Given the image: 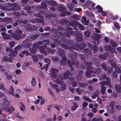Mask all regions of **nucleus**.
<instances>
[{
    "instance_id": "nucleus-1",
    "label": "nucleus",
    "mask_w": 121,
    "mask_h": 121,
    "mask_svg": "<svg viewBox=\"0 0 121 121\" xmlns=\"http://www.w3.org/2000/svg\"><path fill=\"white\" fill-rule=\"evenodd\" d=\"M22 33L21 30H17L15 31L14 33H12L11 35L13 39L16 40H18L22 38L21 34Z\"/></svg>"
},
{
    "instance_id": "nucleus-2",
    "label": "nucleus",
    "mask_w": 121,
    "mask_h": 121,
    "mask_svg": "<svg viewBox=\"0 0 121 121\" xmlns=\"http://www.w3.org/2000/svg\"><path fill=\"white\" fill-rule=\"evenodd\" d=\"M79 63L78 62L73 59H72L71 61L70 60H68L67 62L68 65L70 66L71 71H72L74 70L73 68L72 67V65H73L77 67L78 66Z\"/></svg>"
},
{
    "instance_id": "nucleus-3",
    "label": "nucleus",
    "mask_w": 121,
    "mask_h": 121,
    "mask_svg": "<svg viewBox=\"0 0 121 121\" xmlns=\"http://www.w3.org/2000/svg\"><path fill=\"white\" fill-rule=\"evenodd\" d=\"M30 41L31 42V41L29 40V39L28 38L23 41V43L26 48H28L32 45V43L30 42Z\"/></svg>"
},
{
    "instance_id": "nucleus-4",
    "label": "nucleus",
    "mask_w": 121,
    "mask_h": 121,
    "mask_svg": "<svg viewBox=\"0 0 121 121\" xmlns=\"http://www.w3.org/2000/svg\"><path fill=\"white\" fill-rule=\"evenodd\" d=\"M69 25L72 27H74L73 29L75 30H78L77 27L78 26V22L75 21L71 20V22H69Z\"/></svg>"
},
{
    "instance_id": "nucleus-5",
    "label": "nucleus",
    "mask_w": 121,
    "mask_h": 121,
    "mask_svg": "<svg viewBox=\"0 0 121 121\" xmlns=\"http://www.w3.org/2000/svg\"><path fill=\"white\" fill-rule=\"evenodd\" d=\"M74 35L76 36L77 39L79 41H81L83 39L82 37L81 36L80 33L78 31H75L74 32Z\"/></svg>"
},
{
    "instance_id": "nucleus-6",
    "label": "nucleus",
    "mask_w": 121,
    "mask_h": 121,
    "mask_svg": "<svg viewBox=\"0 0 121 121\" xmlns=\"http://www.w3.org/2000/svg\"><path fill=\"white\" fill-rule=\"evenodd\" d=\"M66 31L67 32L68 34H67V36L68 37L70 36V35H74V32H75L73 31V29L71 27H67L66 29Z\"/></svg>"
},
{
    "instance_id": "nucleus-7",
    "label": "nucleus",
    "mask_w": 121,
    "mask_h": 121,
    "mask_svg": "<svg viewBox=\"0 0 121 121\" xmlns=\"http://www.w3.org/2000/svg\"><path fill=\"white\" fill-rule=\"evenodd\" d=\"M70 73V70H69L66 71L65 72L63 73V74H61V78L65 80L66 79L69 77L68 76L69 75Z\"/></svg>"
},
{
    "instance_id": "nucleus-8",
    "label": "nucleus",
    "mask_w": 121,
    "mask_h": 121,
    "mask_svg": "<svg viewBox=\"0 0 121 121\" xmlns=\"http://www.w3.org/2000/svg\"><path fill=\"white\" fill-rule=\"evenodd\" d=\"M87 45L84 42H82L80 44H76V47L82 50Z\"/></svg>"
},
{
    "instance_id": "nucleus-9",
    "label": "nucleus",
    "mask_w": 121,
    "mask_h": 121,
    "mask_svg": "<svg viewBox=\"0 0 121 121\" xmlns=\"http://www.w3.org/2000/svg\"><path fill=\"white\" fill-rule=\"evenodd\" d=\"M62 40H63V41L64 43H66L67 45H71L73 44V42L72 40H70L63 38L62 39Z\"/></svg>"
},
{
    "instance_id": "nucleus-10",
    "label": "nucleus",
    "mask_w": 121,
    "mask_h": 121,
    "mask_svg": "<svg viewBox=\"0 0 121 121\" xmlns=\"http://www.w3.org/2000/svg\"><path fill=\"white\" fill-rule=\"evenodd\" d=\"M57 54L59 56L62 57L65 55V53L64 50L62 48H59L58 49Z\"/></svg>"
},
{
    "instance_id": "nucleus-11",
    "label": "nucleus",
    "mask_w": 121,
    "mask_h": 121,
    "mask_svg": "<svg viewBox=\"0 0 121 121\" xmlns=\"http://www.w3.org/2000/svg\"><path fill=\"white\" fill-rule=\"evenodd\" d=\"M39 36V35L36 34L30 36L28 38L29 39V40H31V42H32L37 38Z\"/></svg>"
},
{
    "instance_id": "nucleus-12",
    "label": "nucleus",
    "mask_w": 121,
    "mask_h": 121,
    "mask_svg": "<svg viewBox=\"0 0 121 121\" xmlns=\"http://www.w3.org/2000/svg\"><path fill=\"white\" fill-rule=\"evenodd\" d=\"M66 7L64 5L60 4L59 5L58 10L59 11H63L65 10Z\"/></svg>"
},
{
    "instance_id": "nucleus-13",
    "label": "nucleus",
    "mask_w": 121,
    "mask_h": 121,
    "mask_svg": "<svg viewBox=\"0 0 121 121\" xmlns=\"http://www.w3.org/2000/svg\"><path fill=\"white\" fill-rule=\"evenodd\" d=\"M50 38L53 40L55 42H58V40L60 38V37L59 36L57 35H52L50 36Z\"/></svg>"
},
{
    "instance_id": "nucleus-14",
    "label": "nucleus",
    "mask_w": 121,
    "mask_h": 121,
    "mask_svg": "<svg viewBox=\"0 0 121 121\" xmlns=\"http://www.w3.org/2000/svg\"><path fill=\"white\" fill-rule=\"evenodd\" d=\"M73 105L71 107V109L73 111L75 110L78 107V106L76 102H73L72 103Z\"/></svg>"
},
{
    "instance_id": "nucleus-15",
    "label": "nucleus",
    "mask_w": 121,
    "mask_h": 121,
    "mask_svg": "<svg viewBox=\"0 0 121 121\" xmlns=\"http://www.w3.org/2000/svg\"><path fill=\"white\" fill-rule=\"evenodd\" d=\"M17 5H15V6H12V7H13L9 9L8 10H12L13 11H14L17 10H19V5L18 4Z\"/></svg>"
},
{
    "instance_id": "nucleus-16",
    "label": "nucleus",
    "mask_w": 121,
    "mask_h": 121,
    "mask_svg": "<svg viewBox=\"0 0 121 121\" xmlns=\"http://www.w3.org/2000/svg\"><path fill=\"white\" fill-rule=\"evenodd\" d=\"M90 44L89 43H88V44L90 47L91 48H93L94 52H96L97 51L98 49L97 47V46L95 45H93L92 44L90 45V46L89 45V44Z\"/></svg>"
},
{
    "instance_id": "nucleus-17",
    "label": "nucleus",
    "mask_w": 121,
    "mask_h": 121,
    "mask_svg": "<svg viewBox=\"0 0 121 121\" xmlns=\"http://www.w3.org/2000/svg\"><path fill=\"white\" fill-rule=\"evenodd\" d=\"M110 43L112 46L114 47H116L118 46L116 42L112 39L110 40Z\"/></svg>"
},
{
    "instance_id": "nucleus-18",
    "label": "nucleus",
    "mask_w": 121,
    "mask_h": 121,
    "mask_svg": "<svg viewBox=\"0 0 121 121\" xmlns=\"http://www.w3.org/2000/svg\"><path fill=\"white\" fill-rule=\"evenodd\" d=\"M100 79L102 80H104L106 79L108 80L109 78L107 77L105 73H104L103 74L101 75L100 76Z\"/></svg>"
},
{
    "instance_id": "nucleus-19",
    "label": "nucleus",
    "mask_w": 121,
    "mask_h": 121,
    "mask_svg": "<svg viewBox=\"0 0 121 121\" xmlns=\"http://www.w3.org/2000/svg\"><path fill=\"white\" fill-rule=\"evenodd\" d=\"M18 53V52L17 50H15L13 52L9 53L8 55L9 56H15Z\"/></svg>"
},
{
    "instance_id": "nucleus-20",
    "label": "nucleus",
    "mask_w": 121,
    "mask_h": 121,
    "mask_svg": "<svg viewBox=\"0 0 121 121\" xmlns=\"http://www.w3.org/2000/svg\"><path fill=\"white\" fill-rule=\"evenodd\" d=\"M83 72L82 70H79L78 74L76 75L77 78L78 79L82 78V75H81L82 73H83Z\"/></svg>"
},
{
    "instance_id": "nucleus-21",
    "label": "nucleus",
    "mask_w": 121,
    "mask_h": 121,
    "mask_svg": "<svg viewBox=\"0 0 121 121\" xmlns=\"http://www.w3.org/2000/svg\"><path fill=\"white\" fill-rule=\"evenodd\" d=\"M71 14L70 12L66 11L61 13H60V15L62 16H66V15H69Z\"/></svg>"
},
{
    "instance_id": "nucleus-22",
    "label": "nucleus",
    "mask_w": 121,
    "mask_h": 121,
    "mask_svg": "<svg viewBox=\"0 0 121 121\" xmlns=\"http://www.w3.org/2000/svg\"><path fill=\"white\" fill-rule=\"evenodd\" d=\"M115 103L114 101H112L110 103V107L111 108V111L112 112H113V109L115 106Z\"/></svg>"
},
{
    "instance_id": "nucleus-23",
    "label": "nucleus",
    "mask_w": 121,
    "mask_h": 121,
    "mask_svg": "<svg viewBox=\"0 0 121 121\" xmlns=\"http://www.w3.org/2000/svg\"><path fill=\"white\" fill-rule=\"evenodd\" d=\"M48 3L49 5L54 6L56 7L58 6V5L56 3V2L55 1H50Z\"/></svg>"
},
{
    "instance_id": "nucleus-24",
    "label": "nucleus",
    "mask_w": 121,
    "mask_h": 121,
    "mask_svg": "<svg viewBox=\"0 0 121 121\" xmlns=\"http://www.w3.org/2000/svg\"><path fill=\"white\" fill-rule=\"evenodd\" d=\"M17 5V4H15V3H7L5 4V6L8 8H9L12 6H15V5Z\"/></svg>"
},
{
    "instance_id": "nucleus-25",
    "label": "nucleus",
    "mask_w": 121,
    "mask_h": 121,
    "mask_svg": "<svg viewBox=\"0 0 121 121\" xmlns=\"http://www.w3.org/2000/svg\"><path fill=\"white\" fill-rule=\"evenodd\" d=\"M83 52L84 53L86 54H90L91 51V50L89 48H85L84 49Z\"/></svg>"
},
{
    "instance_id": "nucleus-26",
    "label": "nucleus",
    "mask_w": 121,
    "mask_h": 121,
    "mask_svg": "<svg viewBox=\"0 0 121 121\" xmlns=\"http://www.w3.org/2000/svg\"><path fill=\"white\" fill-rule=\"evenodd\" d=\"M94 41L93 43L96 45H99L100 43V39H98V38H94Z\"/></svg>"
},
{
    "instance_id": "nucleus-27",
    "label": "nucleus",
    "mask_w": 121,
    "mask_h": 121,
    "mask_svg": "<svg viewBox=\"0 0 121 121\" xmlns=\"http://www.w3.org/2000/svg\"><path fill=\"white\" fill-rule=\"evenodd\" d=\"M115 88L117 92L118 93L120 92L121 91V87L120 85L118 84H116L115 85Z\"/></svg>"
},
{
    "instance_id": "nucleus-28",
    "label": "nucleus",
    "mask_w": 121,
    "mask_h": 121,
    "mask_svg": "<svg viewBox=\"0 0 121 121\" xmlns=\"http://www.w3.org/2000/svg\"><path fill=\"white\" fill-rule=\"evenodd\" d=\"M109 82L108 81H103L101 82H99L100 84L102 86H103L108 85L109 83Z\"/></svg>"
},
{
    "instance_id": "nucleus-29",
    "label": "nucleus",
    "mask_w": 121,
    "mask_h": 121,
    "mask_svg": "<svg viewBox=\"0 0 121 121\" xmlns=\"http://www.w3.org/2000/svg\"><path fill=\"white\" fill-rule=\"evenodd\" d=\"M94 64L95 66L98 67L100 64L99 60L98 59H96L94 60Z\"/></svg>"
},
{
    "instance_id": "nucleus-30",
    "label": "nucleus",
    "mask_w": 121,
    "mask_h": 121,
    "mask_svg": "<svg viewBox=\"0 0 121 121\" xmlns=\"http://www.w3.org/2000/svg\"><path fill=\"white\" fill-rule=\"evenodd\" d=\"M96 9H97L98 12L100 13L103 11V9L102 7L99 5H97L96 6Z\"/></svg>"
},
{
    "instance_id": "nucleus-31",
    "label": "nucleus",
    "mask_w": 121,
    "mask_h": 121,
    "mask_svg": "<svg viewBox=\"0 0 121 121\" xmlns=\"http://www.w3.org/2000/svg\"><path fill=\"white\" fill-rule=\"evenodd\" d=\"M78 56H79L81 58V60H82L85 61L86 60V57L85 55L79 54L78 55Z\"/></svg>"
},
{
    "instance_id": "nucleus-32",
    "label": "nucleus",
    "mask_w": 121,
    "mask_h": 121,
    "mask_svg": "<svg viewBox=\"0 0 121 121\" xmlns=\"http://www.w3.org/2000/svg\"><path fill=\"white\" fill-rule=\"evenodd\" d=\"M29 50L32 53L34 54L37 51V49L33 47L29 49Z\"/></svg>"
},
{
    "instance_id": "nucleus-33",
    "label": "nucleus",
    "mask_w": 121,
    "mask_h": 121,
    "mask_svg": "<svg viewBox=\"0 0 121 121\" xmlns=\"http://www.w3.org/2000/svg\"><path fill=\"white\" fill-rule=\"evenodd\" d=\"M4 105L6 106H8V105L9 104V101L5 98H4Z\"/></svg>"
},
{
    "instance_id": "nucleus-34",
    "label": "nucleus",
    "mask_w": 121,
    "mask_h": 121,
    "mask_svg": "<svg viewBox=\"0 0 121 121\" xmlns=\"http://www.w3.org/2000/svg\"><path fill=\"white\" fill-rule=\"evenodd\" d=\"M98 57L99 58L102 60H105L106 59V57L104 55L102 54H99L98 55Z\"/></svg>"
},
{
    "instance_id": "nucleus-35",
    "label": "nucleus",
    "mask_w": 121,
    "mask_h": 121,
    "mask_svg": "<svg viewBox=\"0 0 121 121\" xmlns=\"http://www.w3.org/2000/svg\"><path fill=\"white\" fill-rule=\"evenodd\" d=\"M33 60L35 62L38 61L39 59L35 55H33L32 56Z\"/></svg>"
},
{
    "instance_id": "nucleus-36",
    "label": "nucleus",
    "mask_w": 121,
    "mask_h": 121,
    "mask_svg": "<svg viewBox=\"0 0 121 121\" xmlns=\"http://www.w3.org/2000/svg\"><path fill=\"white\" fill-rule=\"evenodd\" d=\"M14 90L13 87L12 86H10V89L9 90V91L10 94L13 95H14V94L13 93Z\"/></svg>"
},
{
    "instance_id": "nucleus-37",
    "label": "nucleus",
    "mask_w": 121,
    "mask_h": 121,
    "mask_svg": "<svg viewBox=\"0 0 121 121\" xmlns=\"http://www.w3.org/2000/svg\"><path fill=\"white\" fill-rule=\"evenodd\" d=\"M110 47H111L110 45L106 46L104 47V49L105 51L108 52L109 51Z\"/></svg>"
},
{
    "instance_id": "nucleus-38",
    "label": "nucleus",
    "mask_w": 121,
    "mask_h": 121,
    "mask_svg": "<svg viewBox=\"0 0 121 121\" xmlns=\"http://www.w3.org/2000/svg\"><path fill=\"white\" fill-rule=\"evenodd\" d=\"M61 22L62 23L63 25H66L69 22L68 20L65 19L63 18L62 19Z\"/></svg>"
},
{
    "instance_id": "nucleus-39",
    "label": "nucleus",
    "mask_w": 121,
    "mask_h": 121,
    "mask_svg": "<svg viewBox=\"0 0 121 121\" xmlns=\"http://www.w3.org/2000/svg\"><path fill=\"white\" fill-rule=\"evenodd\" d=\"M106 90V88L104 86H102L101 87V92L102 94H104Z\"/></svg>"
},
{
    "instance_id": "nucleus-40",
    "label": "nucleus",
    "mask_w": 121,
    "mask_h": 121,
    "mask_svg": "<svg viewBox=\"0 0 121 121\" xmlns=\"http://www.w3.org/2000/svg\"><path fill=\"white\" fill-rule=\"evenodd\" d=\"M78 27L81 30H83L85 29V27L83 25L80 23H78Z\"/></svg>"
},
{
    "instance_id": "nucleus-41",
    "label": "nucleus",
    "mask_w": 121,
    "mask_h": 121,
    "mask_svg": "<svg viewBox=\"0 0 121 121\" xmlns=\"http://www.w3.org/2000/svg\"><path fill=\"white\" fill-rule=\"evenodd\" d=\"M102 68L105 71L107 70V68L106 64L105 63H103L101 65Z\"/></svg>"
},
{
    "instance_id": "nucleus-42",
    "label": "nucleus",
    "mask_w": 121,
    "mask_h": 121,
    "mask_svg": "<svg viewBox=\"0 0 121 121\" xmlns=\"http://www.w3.org/2000/svg\"><path fill=\"white\" fill-rule=\"evenodd\" d=\"M47 50L48 53L52 54H53L55 51L54 49H52L50 48H48Z\"/></svg>"
},
{
    "instance_id": "nucleus-43",
    "label": "nucleus",
    "mask_w": 121,
    "mask_h": 121,
    "mask_svg": "<svg viewBox=\"0 0 121 121\" xmlns=\"http://www.w3.org/2000/svg\"><path fill=\"white\" fill-rule=\"evenodd\" d=\"M61 45L62 47V48H64L65 49H68L69 48V46L66 45L65 44H60Z\"/></svg>"
},
{
    "instance_id": "nucleus-44",
    "label": "nucleus",
    "mask_w": 121,
    "mask_h": 121,
    "mask_svg": "<svg viewBox=\"0 0 121 121\" xmlns=\"http://www.w3.org/2000/svg\"><path fill=\"white\" fill-rule=\"evenodd\" d=\"M55 81V82L58 84L61 85L63 82L60 79H56Z\"/></svg>"
},
{
    "instance_id": "nucleus-45",
    "label": "nucleus",
    "mask_w": 121,
    "mask_h": 121,
    "mask_svg": "<svg viewBox=\"0 0 121 121\" xmlns=\"http://www.w3.org/2000/svg\"><path fill=\"white\" fill-rule=\"evenodd\" d=\"M39 49L41 53H42L44 52L45 50V48L43 46H40L39 47Z\"/></svg>"
},
{
    "instance_id": "nucleus-46",
    "label": "nucleus",
    "mask_w": 121,
    "mask_h": 121,
    "mask_svg": "<svg viewBox=\"0 0 121 121\" xmlns=\"http://www.w3.org/2000/svg\"><path fill=\"white\" fill-rule=\"evenodd\" d=\"M41 6L42 8L43 9H46L47 7V4L45 3H42L41 4Z\"/></svg>"
},
{
    "instance_id": "nucleus-47",
    "label": "nucleus",
    "mask_w": 121,
    "mask_h": 121,
    "mask_svg": "<svg viewBox=\"0 0 121 121\" xmlns=\"http://www.w3.org/2000/svg\"><path fill=\"white\" fill-rule=\"evenodd\" d=\"M15 42L13 41H11L9 43V45L10 48L13 47L15 46Z\"/></svg>"
},
{
    "instance_id": "nucleus-48",
    "label": "nucleus",
    "mask_w": 121,
    "mask_h": 121,
    "mask_svg": "<svg viewBox=\"0 0 121 121\" xmlns=\"http://www.w3.org/2000/svg\"><path fill=\"white\" fill-rule=\"evenodd\" d=\"M31 84L32 86H34L36 84L35 79L34 77H32V79L31 82Z\"/></svg>"
},
{
    "instance_id": "nucleus-49",
    "label": "nucleus",
    "mask_w": 121,
    "mask_h": 121,
    "mask_svg": "<svg viewBox=\"0 0 121 121\" xmlns=\"http://www.w3.org/2000/svg\"><path fill=\"white\" fill-rule=\"evenodd\" d=\"M0 89L1 90L3 91H5L6 90V89L4 87L3 83H2L0 84Z\"/></svg>"
},
{
    "instance_id": "nucleus-50",
    "label": "nucleus",
    "mask_w": 121,
    "mask_h": 121,
    "mask_svg": "<svg viewBox=\"0 0 121 121\" xmlns=\"http://www.w3.org/2000/svg\"><path fill=\"white\" fill-rule=\"evenodd\" d=\"M91 34V32L89 31H85L84 33L85 35L87 37L90 36Z\"/></svg>"
},
{
    "instance_id": "nucleus-51",
    "label": "nucleus",
    "mask_w": 121,
    "mask_h": 121,
    "mask_svg": "<svg viewBox=\"0 0 121 121\" xmlns=\"http://www.w3.org/2000/svg\"><path fill=\"white\" fill-rule=\"evenodd\" d=\"M81 22L84 25H87L88 23V21L86 20H81Z\"/></svg>"
},
{
    "instance_id": "nucleus-52",
    "label": "nucleus",
    "mask_w": 121,
    "mask_h": 121,
    "mask_svg": "<svg viewBox=\"0 0 121 121\" xmlns=\"http://www.w3.org/2000/svg\"><path fill=\"white\" fill-rule=\"evenodd\" d=\"M87 85V84L84 83H79V86L82 87H85Z\"/></svg>"
},
{
    "instance_id": "nucleus-53",
    "label": "nucleus",
    "mask_w": 121,
    "mask_h": 121,
    "mask_svg": "<svg viewBox=\"0 0 121 121\" xmlns=\"http://www.w3.org/2000/svg\"><path fill=\"white\" fill-rule=\"evenodd\" d=\"M52 60L54 62H57L59 60V58L56 56H55L52 57Z\"/></svg>"
},
{
    "instance_id": "nucleus-54",
    "label": "nucleus",
    "mask_w": 121,
    "mask_h": 121,
    "mask_svg": "<svg viewBox=\"0 0 121 121\" xmlns=\"http://www.w3.org/2000/svg\"><path fill=\"white\" fill-rule=\"evenodd\" d=\"M51 71L52 73H56L58 71L57 69L54 68H52L51 70Z\"/></svg>"
},
{
    "instance_id": "nucleus-55",
    "label": "nucleus",
    "mask_w": 121,
    "mask_h": 121,
    "mask_svg": "<svg viewBox=\"0 0 121 121\" xmlns=\"http://www.w3.org/2000/svg\"><path fill=\"white\" fill-rule=\"evenodd\" d=\"M85 75L87 78H89L91 76V75L90 72L87 70L86 73Z\"/></svg>"
},
{
    "instance_id": "nucleus-56",
    "label": "nucleus",
    "mask_w": 121,
    "mask_h": 121,
    "mask_svg": "<svg viewBox=\"0 0 121 121\" xmlns=\"http://www.w3.org/2000/svg\"><path fill=\"white\" fill-rule=\"evenodd\" d=\"M4 61L5 62H7L8 61V58L7 56H4L1 60V61Z\"/></svg>"
},
{
    "instance_id": "nucleus-57",
    "label": "nucleus",
    "mask_w": 121,
    "mask_h": 121,
    "mask_svg": "<svg viewBox=\"0 0 121 121\" xmlns=\"http://www.w3.org/2000/svg\"><path fill=\"white\" fill-rule=\"evenodd\" d=\"M94 35L95 37H94V38H98V39H99L101 37V35L100 34H97L96 33L94 34Z\"/></svg>"
},
{
    "instance_id": "nucleus-58",
    "label": "nucleus",
    "mask_w": 121,
    "mask_h": 121,
    "mask_svg": "<svg viewBox=\"0 0 121 121\" xmlns=\"http://www.w3.org/2000/svg\"><path fill=\"white\" fill-rule=\"evenodd\" d=\"M92 63L91 61L86 62V66L87 68H89V67L91 66L92 65Z\"/></svg>"
},
{
    "instance_id": "nucleus-59",
    "label": "nucleus",
    "mask_w": 121,
    "mask_h": 121,
    "mask_svg": "<svg viewBox=\"0 0 121 121\" xmlns=\"http://www.w3.org/2000/svg\"><path fill=\"white\" fill-rule=\"evenodd\" d=\"M35 21L37 23H43L44 22V21L42 19L39 18L36 19Z\"/></svg>"
},
{
    "instance_id": "nucleus-60",
    "label": "nucleus",
    "mask_w": 121,
    "mask_h": 121,
    "mask_svg": "<svg viewBox=\"0 0 121 121\" xmlns=\"http://www.w3.org/2000/svg\"><path fill=\"white\" fill-rule=\"evenodd\" d=\"M111 65L112 66V67L114 68L116 67L117 66L116 65V64L114 62L112 61L111 63Z\"/></svg>"
},
{
    "instance_id": "nucleus-61",
    "label": "nucleus",
    "mask_w": 121,
    "mask_h": 121,
    "mask_svg": "<svg viewBox=\"0 0 121 121\" xmlns=\"http://www.w3.org/2000/svg\"><path fill=\"white\" fill-rule=\"evenodd\" d=\"M71 17L73 18L76 20L78 19L79 17V16L77 14H74L72 15L71 16Z\"/></svg>"
},
{
    "instance_id": "nucleus-62",
    "label": "nucleus",
    "mask_w": 121,
    "mask_h": 121,
    "mask_svg": "<svg viewBox=\"0 0 121 121\" xmlns=\"http://www.w3.org/2000/svg\"><path fill=\"white\" fill-rule=\"evenodd\" d=\"M88 104V103L86 101H84L83 103L82 106L83 108H84L87 106Z\"/></svg>"
},
{
    "instance_id": "nucleus-63",
    "label": "nucleus",
    "mask_w": 121,
    "mask_h": 121,
    "mask_svg": "<svg viewBox=\"0 0 121 121\" xmlns=\"http://www.w3.org/2000/svg\"><path fill=\"white\" fill-rule=\"evenodd\" d=\"M101 71V69L99 68H98L96 69L95 71V73L97 74H99L100 73Z\"/></svg>"
},
{
    "instance_id": "nucleus-64",
    "label": "nucleus",
    "mask_w": 121,
    "mask_h": 121,
    "mask_svg": "<svg viewBox=\"0 0 121 121\" xmlns=\"http://www.w3.org/2000/svg\"><path fill=\"white\" fill-rule=\"evenodd\" d=\"M48 90L49 94L52 96H53L54 94L52 92V90L50 89L49 88H48Z\"/></svg>"
}]
</instances>
